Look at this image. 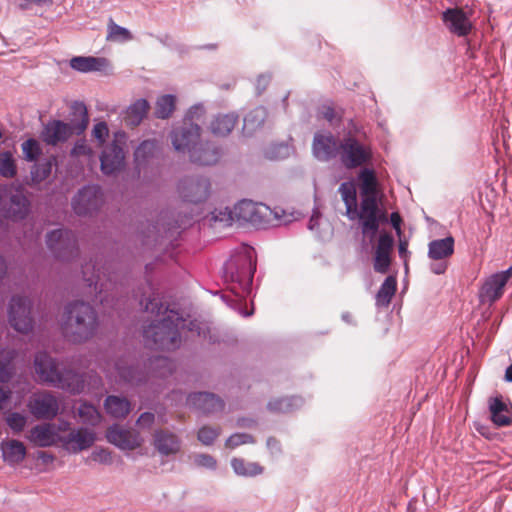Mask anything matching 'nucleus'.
<instances>
[{
	"label": "nucleus",
	"instance_id": "nucleus-1",
	"mask_svg": "<svg viewBox=\"0 0 512 512\" xmlns=\"http://www.w3.org/2000/svg\"><path fill=\"white\" fill-rule=\"evenodd\" d=\"M346 169L361 168L357 174L360 202L357 199L355 184L342 182L338 188L345 205V215L350 221H358L363 237L372 241L380 228L387 221L385 211L380 207L379 182L371 165L374 150L366 133L359 129L349 130L340 138L338 158Z\"/></svg>",
	"mask_w": 512,
	"mask_h": 512
},
{
	"label": "nucleus",
	"instance_id": "nucleus-2",
	"mask_svg": "<svg viewBox=\"0 0 512 512\" xmlns=\"http://www.w3.org/2000/svg\"><path fill=\"white\" fill-rule=\"evenodd\" d=\"M147 312L161 317L146 326L143 330L145 344L150 349L172 351L181 344L180 330L185 328L186 320L176 310L164 307L161 300L153 295L140 301Z\"/></svg>",
	"mask_w": 512,
	"mask_h": 512
},
{
	"label": "nucleus",
	"instance_id": "nucleus-3",
	"mask_svg": "<svg viewBox=\"0 0 512 512\" xmlns=\"http://www.w3.org/2000/svg\"><path fill=\"white\" fill-rule=\"evenodd\" d=\"M34 369L42 384L77 394L84 390L83 376L71 369H59L58 364L46 352H38L34 358Z\"/></svg>",
	"mask_w": 512,
	"mask_h": 512
},
{
	"label": "nucleus",
	"instance_id": "nucleus-4",
	"mask_svg": "<svg viewBox=\"0 0 512 512\" xmlns=\"http://www.w3.org/2000/svg\"><path fill=\"white\" fill-rule=\"evenodd\" d=\"M256 270V259L252 249L233 255L223 267V278L236 296L245 298L251 292Z\"/></svg>",
	"mask_w": 512,
	"mask_h": 512
},
{
	"label": "nucleus",
	"instance_id": "nucleus-5",
	"mask_svg": "<svg viewBox=\"0 0 512 512\" xmlns=\"http://www.w3.org/2000/svg\"><path fill=\"white\" fill-rule=\"evenodd\" d=\"M65 314L63 333L69 341L84 342L95 334L98 321L92 306L83 301H75L66 306Z\"/></svg>",
	"mask_w": 512,
	"mask_h": 512
},
{
	"label": "nucleus",
	"instance_id": "nucleus-6",
	"mask_svg": "<svg viewBox=\"0 0 512 512\" xmlns=\"http://www.w3.org/2000/svg\"><path fill=\"white\" fill-rule=\"evenodd\" d=\"M204 112L201 105L192 107L180 127L175 128L171 133V141L174 149L178 152L192 153L197 148L200 140V126L192 122L196 115L198 118Z\"/></svg>",
	"mask_w": 512,
	"mask_h": 512
},
{
	"label": "nucleus",
	"instance_id": "nucleus-7",
	"mask_svg": "<svg viewBox=\"0 0 512 512\" xmlns=\"http://www.w3.org/2000/svg\"><path fill=\"white\" fill-rule=\"evenodd\" d=\"M126 143L127 134L119 130L113 133L111 142L103 147L100 167L105 175L115 174L124 168Z\"/></svg>",
	"mask_w": 512,
	"mask_h": 512
},
{
	"label": "nucleus",
	"instance_id": "nucleus-8",
	"mask_svg": "<svg viewBox=\"0 0 512 512\" xmlns=\"http://www.w3.org/2000/svg\"><path fill=\"white\" fill-rule=\"evenodd\" d=\"M58 443L69 454H78L91 448L97 440L95 431L86 427L61 429Z\"/></svg>",
	"mask_w": 512,
	"mask_h": 512
},
{
	"label": "nucleus",
	"instance_id": "nucleus-9",
	"mask_svg": "<svg viewBox=\"0 0 512 512\" xmlns=\"http://www.w3.org/2000/svg\"><path fill=\"white\" fill-rule=\"evenodd\" d=\"M46 243L54 256L60 260L69 261L78 255L75 235L69 230L51 231L46 236Z\"/></svg>",
	"mask_w": 512,
	"mask_h": 512
},
{
	"label": "nucleus",
	"instance_id": "nucleus-10",
	"mask_svg": "<svg viewBox=\"0 0 512 512\" xmlns=\"http://www.w3.org/2000/svg\"><path fill=\"white\" fill-rule=\"evenodd\" d=\"M31 306V301L27 298L12 297L8 314L9 322L16 331L26 334L32 330Z\"/></svg>",
	"mask_w": 512,
	"mask_h": 512
},
{
	"label": "nucleus",
	"instance_id": "nucleus-11",
	"mask_svg": "<svg viewBox=\"0 0 512 512\" xmlns=\"http://www.w3.org/2000/svg\"><path fill=\"white\" fill-rule=\"evenodd\" d=\"M100 187L88 185L83 187L72 200V208L79 216H88L96 212L103 203Z\"/></svg>",
	"mask_w": 512,
	"mask_h": 512
},
{
	"label": "nucleus",
	"instance_id": "nucleus-12",
	"mask_svg": "<svg viewBox=\"0 0 512 512\" xmlns=\"http://www.w3.org/2000/svg\"><path fill=\"white\" fill-rule=\"evenodd\" d=\"M8 187H4L0 192L6 194ZM29 211V201L23 194L21 189H16L14 193H10L8 199L0 193V213L4 217L12 220L23 219Z\"/></svg>",
	"mask_w": 512,
	"mask_h": 512
},
{
	"label": "nucleus",
	"instance_id": "nucleus-13",
	"mask_svg": "<svg viewBox=\"0 0 512 512\" xmlns=\"http://www.w3.org/2000/svg\"><path fill=\"white\" fill-rule=\"evenodd\" d=\"M31 414L37 419L52 420L59 412V402L50 392L34 393L27 404Z\"/></svg>",
	"mask_w": 512,
	"mask_h": 512
},
{
	"label": "nucleus",
	"instance_id": "nucleus-14",
	"mask_svg": "<svg viewBox=\"0 0 512 512\" xmlns=\"http://www.w3.org/2000/svg\"><path fill=\"white\" fill-rule=\"evenodd\" d=\"M210 182L204 177H185L178 184L182 199L190 203H200L209 196Z\"/></svg>",
	"mask_w": 512,
	"mask_h": 512
},
{
	"label": "nucleus",
	"instance_id": "nucleus-15",
	"mask_svg": "<svg viewBox=\"0 0 512 512\" xmlns=\"http://www.w3.org/2000/svg\"><path fill=\"white\" fill-rule=\"evenodd\" d=\"M106 438L109 443L117 448L128 451L139 448L144 441L137 431L123 428L117 424L107 429Z\"/></svg>",
	"mask_w": 512,
	"mask_h": 512
},
{
	"label": "nucleus",
	"instance_id": "nucleus-16",
	"mask_svg": "<svg viewBox=\"0 0 512 512\" xmlns=\"http://www.w3.org/2000/svg\"><path fill=\"white\" fill-rule=\"evenodd\" d=\"M236 209L239 218L257 226L270 224L273 216L272 210L267 205L252 201H241Z\"/></svg>",
	"mask_w": 512,
	"mask_h": 512
},
{
	"label": "nucleus",
	"instance_id": "nucleus-17",
	"mask_svg": "<svg viewBox=\"0 0 512 512\" xmlns=\"http://www.w3.org/2000/svg\"><path fill=\"white\" fill-rule=\"evenodd\" d=\"M312 151L314 156L321 161L339 158L340 139H337L331 132H318L313 138Z\"/></svg>",
	"mask_w": 512,
	"mask_h": 512
},
{
	"label": "nucleus",
	"instance_id": "nucleus-18",
	"mask_svg": "<svg viewBox=\"0 0 512 512\" xmlns=\"http://www.w3.org/2000/svg\"><path fill=\"white\" fill-rule=\"evenodd\" d=\"M393 244L394 239L388 233H382L378 237L373 261V268L376 272L381 274L388 272L391 264Z\"/></svg>",
	"mask_w": 512,
	"mask_h": 512
},
{
	"label": "nucleus",
	"instance_id": "nucleus-19",
	"mask_svg": "<svg viewBox=\"0 0 512 512\" xmlns=\"http://www.w3.org/2000/svg\"><path fill=\"white\" fill-rule=\"evenodd\" d=\"M442 20L451 33L464 37L472 29V23L467 14L460 8H449L442 14Z\"/></svg>",
	"mask_w": 512,
	"mask_h": 512
},
{
	"label": "nucleus",
	"instance_id": "nucleus-20",
	"mask_svg": "<svg viewBox=\"0 0 512 512\" xmlns=\"http://www.w3.org/2000/svg\"><path fill=\"white\" fill-rule=\"evenodd\" d=\"M75 132L71 124H67L61 120H53L48 122L41 133L42 140L48 145H57L65 142Z\"/></svg>",
	"mask_w": 512,
	"mask_h": 512
},
{
	"label": "nucleus",
	"instance_id": "nucleus-21",
	"mask_svg": "<svg viewBox=\"0 0 512 512\" xmlns=\"http://www.w3.org/2000/svg\"><path fill=\"white\" fill-rule=\"evenodd\" d=\"M187 404L204 414L223 410L224 402L215 394L208 392L192 393L187 397Z\"/></svg>",
	"mask_w": 512,
	"mask_h": 512
},
{
	"label": "nucleus",
	"instance_id": "nucleus-22",
	"mask_svg": "<svg viewBox=\"0 0 512 512\" xmlns=\"http://www.w3.org/2000/svg\"><path fill=\"white\" fill-rule=\"evenodd\" d=\"M58 436L54 425L44 423L34 426L29 431L27 439L35 446L50 447L58 442Z\"/></svg>",
	"mask_w": 512,
	"mask_h": 512
},
{
	"label": "nucleus",
	"instance_id": "nucleus-23",
	"mask_svg": "<svg viewBox=\"0 0 512 512\" xmlns=\"http://www.w3.org/2000/svg\"><path fill=\"white\" fill-rule=\"evenodd\" d=\"M505 286L506 284L495 273L490 275L479 290L480 302L489 304L496 302L503 296Z\"/></svg>",
	"mask_w": 512,
	"mask_h": 512
},
{
	"label": "nucleus",
	"instance_id": "nucleus-24",
	"mask_svg": "<svg viewBox=\"0 0 512 512\" xmlns=\"http://www.w3.org/2000/svg\"><path fill=\"white\" fill-rule=\"evenodd\" d=\"M154 446L164 456L180 451V440L176 434L167 430H157L154 433Z\"/></svg>",
	"mask_w": 512,
	"mask_h": 512
},
{
	"label": "nucleus",
	"instance_id": "nucleus-25",
	"mask_svg": "<svg viewBox=\"0 0 512 512\" xmlns=\"http://www.w3.org/2000/svg\"><path fill=\"white\" fill-rule=\"evenodd\" d=\"M220 157V150L215 145L208 142L205 144L199 142L197 148L190 154L192 162L205 166L216 164Z\"/></svg>",
	"mask_w": 512,
	"mask_h": 512
},
{
	"label": "nucleus",
	"instance_id": "nucleus-26",
	"mask_svg": "<svg viewBox=\"0 0 512 512\" xmlns=\"http://www.w3.org/2000/svg\"><path fill=\"white\" fill-rule=\"evenodd\" d=\"M492 422L499 426H507L511 423V413L501 395L491 397L488 401Z\"/></svg>",
	"mask_w": 512,
	"mask_h": 512
},
{
	"label": "nucleus",
	"instance_id": "nucleus-27",
	"mask_svg": "<svg viewBox=\"0 0 512 512\" xmlns=\"http://www.w3.org/2000/svg\"><path fill=\"white\" fill-rule=\"evenodd\" d=\"M0 446L3 461L9 465H15L22 462L27 453L24 444L15 439L3 440Z\"/></svg>",
	"mask_w": 512,
	"mask_h": 512
},
{
	"label": "nucleus",
	"instance_id": "nucleus-28",
	"mask_svg": "<svg viewBox=\"0 0 512 512\" xmlns=\"http://www.w3.org/2000/svg\"><path fill=\"white\" fill-rule=\"evenodd\" d=\"M108 65V60L102 57L76 56L70 60V67L82 73L101 71Z\"/></svg>",
	"mask_w": 512,
	"mask_h": 512
},
{
	"label": "nucleus",
	"instance_id": "nucleus-29",
	"mask_svg": "<svg viewBox=\"0 0 512 512\" xmlns=\"http://www.w3.org/2000/svg\"><path fill=\"white\" fill-rule=\"evenodd\" d=\"M454 244L452 236L433 240L428 244V257L435 261L446 260L454 253Z\"/></svg>",
	"mask_w": 512,
	"mask_h": 512
},
{
	"label": "nucleus",
	"instance_id": "nucleus-30",
	"mask_svg": "<svg viewBox=\"0 0 512 512\" xmlns=\"http://www.w3.org/2000/svg\"><path fill=\"white\" fill-rule=\"evenodd\" d=\"M114 373L109 372L111 377H114L116 380L119 378V381H123L126 383H138L142 380L141 373L137 367L133 364L129 363L127 359H120L115 363Z\"/></svg>",
	"mask_w": 512,
	"mask_h": 512
},
{
	"label": "nucleus",
	"instance_id": "nucleus-31",
	"mask_svg": "<svg viewBox=\"0 0 512 512\" xmlns=\"http://www.w3.org/2000/svg\"><path fill=\"white\" fill-rule=\"evenodd\" d=\"M108 415L116 419L125 418L131 411V403L125 397L109 395L104 402Z\"/></svg>",
	"mask_w": 512,
	"mask_h": 512
},
{
	"label": "nucleus",
	"instance_id": "nucleus-32",
	"mask_svg": "<svg viewBox=\"0 0 512 512\" xmlns=\"http://www.w3.org/2000/svg\"><path fill=\"white\" fill-rule=\"evenodd\" d=\"M149 110V103L145 99H138L126 110L124 122L127 126H138Z\"/></svg>",
	"mask_w": 512,
	"mask_h": 512
},
{
	"label": "nucleus",
	"instance_id": "nucleus-33",
	"mask_svg": "<svg viewBox=\"0 0 512 512\" xmlns=\"http://www.w3.org/2000/svg\"><path fill=\"white\" fill-rule=\"evenodd\" d=\"M238 117L233 113L218 114L210 124L211 132L216 136H226L235 127Z\"/></svg>",
	"mask_w": 512,
	"mask_h": 512
},
{
	"label": "nucleus",
	"instance_id": "nucleus-34",
	"mask_svg": "<svg viewBox=\"0 0 512 512\" xmlns=\"http://www.w3.org/2000/svg\"><path fill=\"white\" fill-rule=\"evenodd\" d=\"M71 125L76 134H81L85 131L89 124V116L87 107L83 102L76 101L71 106Z\"/></svg>",
	"mask_w": 512,
	"mask_h": 512
},
{
	"label": "nucleus",
	"instance_id": "nucleus-35",
	"mask_svg": "<svg viewBox=\"0 0 512 512\" xmlns=\"http://www.w3.org/2000/svg\"><path fill=\"white\" fill-rule=\"evenodd\" d=\"M158 143L155 140L142 141L134 152V161L137 167L145 166L156 155Z\"/></svg>",
	"mask_w": 512,
	"mask_h": 512
},
{
	"label": "nucleus",
	"instance_id": "nucleus-36",
	"mask_svg": "<svg viewBox=\"0 0 512 512\" xmlns=\"http://www.w3.org/2000/svg\"><path fill=\"white\" fill-rule=\"evenodd\" d=\"M397 290V280L395 276H388L381 284L375 300L378 307H387Z\"/></svg>",
	"mask_w": 512,
	"mask_h": 512
},
{
	"label": "nucleus",
	"instance_id": "nucleus-37",
	"mask_svg": "<svg viewBox=\"0 0 512 512\" xmlns=\"http://www.w3.org/2000/svg\"><path fill=\"white\" fill-rule=\"evenodd\" d=\"M15 350H0V383H7L15 373Z\"/></svg>",
	"mask_w": 512,
	"mask_h": 512
},
{
	"label": "nucleus",
	"instance_id": "nucleus-38",
	"mask_svg": "<svg viewBox=\"0 0 512 512\" xmlns=\"http://www.w3.org/2000/svg\"><path fill=\"white\" fill-rule=\"evenodd\" d=\"M231 466L234 472L243 477H254L263 473L264 468L257 462H246L242 458H233Z\"/></svg>",
	"mask_w": 512,
	"mask_h": 512
},
{
	"label": "nucleus",
	"instance_id": "nucleus-39",
	"mask_svg": "<svg viewBox=\"0 0 512 512\" xmlns=\"http://www.w3.org/2000/svg\"><path fill=\"white\" fill-rule=\"evenodd\" d=\"M176 97L171 94L160 96L155 103V117L158 119L169 118L175 110Z\"/></svg>",
	"mask_w": 512,
	"mask_h": 512
},
{
	"label": "nucleus",
	"instance_id": "nucleus-40",
	"mask_svg": "<svg viewBox=\"0 0 512 512\" xmlns=\"http://www.w3.org/2000/svg\"><path fill=\"white\" fill-rule=\"evenodd\" d=\"M133 39L132 33L125 27L114 22L110 17L107 24L106 40L112 42H127Z\"/></svg>",
	"mask_w": 512,
	"mask_h": 512
},
{
	"label": "nucleus",
	"instance_id": "nucleus-41",
	"mask_svg": "<svg viewBox=\"0 0 512 512\" xmlns=\"http://www.w3.org/2000/svg\"><path fill=\"white\" fill-rule=\"evenodd\" d=\"M78 415L86 425L97 426L102 419L98 409L87 402H82L78 407Z\"/></svg>",
	"mask_w": 512,
	"mask_h": 512
},
{
	"label": "nucleus",
	"instance_id": "nucleus-42",
	"mask_svg": "<svg viewBox=\"0 0 512 512\" xmlns=\"http://www.w3.org/2000/svg\"><path fill=\"white\" fill-rule=\"evenodd\" d=\"M17 175V165L13 153L10 151L0 152V176L12 179Z\"/></svg>",
	"mask_w": 512,
	"mask_h": 512
},
{
	"label": "nucleus",
	"instance_id": "nucleus-43",
	"mask_svg": "<svg viewBox=\"0 0 512 512\" xmlns=\"http://www.w3.org/2000/svg\"><path fill=\"white\" fill-rule=\"evenodd\" d=\"M301 403V399L295 397L279 398L270 401L268 403V409L273 412L286 413L300 406Z\"/></svg>",
	"mask_w": 512,
	"mask_h": 512
},
{
	"label": "nucleus",
	"instance_id": "nucleus-44",
	"mask_svg": "<svg viewBox=\"0 0 512 512\" xmlns=\"http://www.w3.org/2000/svg\"><path fill=\"white\" fill-rule=\"evenodd\" d=\"M265 115V110L261 107L250 111L244 117V128L248 130H255L261 127L264 123Z\"/></svg>",
	"mask_w": 512,
	"mask_h": 512
},
{
	"label": "nucleus",
	"instance_id": "nucleus-45",
	"mask_svg": "<svg viewBox=\"0 0 512 512\" xmlns=\"http://www.w3.org/2000/svg\"><path fill=\"white\" fill-rule=\"evenodd\" d=\"M150 364L156 370L155 373L159 377H166L172 374L175 368L174 363L169 358L162 356L155 357L151 360Z\"/></svg>",
	"mask_w": 512,
	"mask_h": 512
},
{
	"label": "nucleus",
	"instance_id": "nucleus-46",
	"mask_svg": "<svg viewBox=\"0 0 512 512\" xmlns=\"http://www.w3.org/2000/svg\"><path fill=\"white\" fill-rule=\"evenodd\" d=\"M21 148L25 160L29 162L36 161L42 153L39 142L33 138L24 141L21 145Z\"/></svg>",
	"mask_w": 512,
	"mask_h": 512
},
{
	"label": "nucleus",
	"instance_id": "nucleus-47",
	"mask_svg": "<svg viewBox=\"0 0 512 512\" xmlns=\"http://www.w3.org/2000/svg\"><path fill=\"white\" fill-rule=\"evenodd\" d=\"M96 265L91 263H86L82 267L83 279L87 283L89 287L94 286V290L97 291L99 287V282L101 280L100 270L97 269V273H95Z\"/></svg>",
	"mask_w": 512,
	"mask_h": 512
},
{
	"label": "nucleus",
	"instance_id": "nucleus-48",
	"mask_svg": "<svg viewBox=\"0 0 512 512\" xmlns=\"http://www.w3.org/2000/svg\"><path fill=\"white\" fill-rule=\"evenodd\" d=\"M52 165L50 161H44L35 164L31 169V179L35 183L45 180L51 173Z\"/></svg>",
	"mask_w": 512,
	"mask_h": 512
},
{
	"label": "nucleus",
	"instance_id": "nucleus-49",
	"mask_svg": "<svg viewBox=\"0 0 512 512\" xmlns=\"http://www.w3.org/2000/svg\"><path fill=\"white\" fill-rule=\"evenodd\" d=\"M6 423L15 433L23 431L27 423V417L18 412H11L6 417Z\"/></svg>",
	"mask_w": 512,
	"mask_h": 512
},
{
	"label": "nucleus",
	"instance_id": "nucleus-50",
	"mask_svg": "<svg viewBox=\"0 0 512 512\" xmlns=\"http://www.w3.org/2000/svg\"><path fill=\"white\" fill-rule=\"evenodd\" d=\"M255 439L247 433H234L226 440V447L234 449L243 444L254 443Z\"/></svg>",
	"mask_w": 512,
	"mask_h": 512
},
{
	"label": "nucleus",
	"instance_id": "nucleus-51",
	"mask_svg": "<svg viewBox=\"0 0 512 512\" xmlns=\"http://www.w3.org/2000/svg\"><path fill=\"white\" fill-rule=\"evenodd\" d=\"M220 430L209 426H203L198 431V439L204 445H211L219 436Z\"/></svg>",
	"mask_w": 512,
	"mask_h": 512
},
{
	"label": "nucleus",
	"instance_id": "nucleus-52",
	"mask_svg": "<svg viewBox=\"0 0 512 512\" xmlns=\"http://www.w3.org/2000/svg\"><path fill=\"white\" fill-rule=\"evenodd\" d=\"M90 458L94 462H97V463H100V464H105V465H110L113 462L111 452L108 449H105V448H97V449H95L91 453Z\"/></svg>",
	"mask_w": 512,
	"mask_h": 512
},
{
	"label": "nucleus",
	"instance_id": "nucleus-53",
	"mask_svg": "<svg viewBox=\"0 0 512 512\" xmlns=\"http://www.w3.org/2000/svg\"><path fill=\"white\" fill-rule=\"evenodd\" d=\"M109 135V129L106 122H98L92 129V136L99 142V145H103L106 138Z\"/></svg>",
	"mask_w": 512,
	"mask_h": 512
},
{
	"label": "nucleus",
	"instance_id": "nucleus-54",
	"mask_svg": "<svg viewBox=\"0 0 512 512\" xmlns=\"http://www.w3.org/2000/svg\"><path fill=\"white\" fill-rule=\"evenodd\" d=\"M194 463L197 466L204 467L207 469H215L217 466V461L208 454H197L194 457Z\"/></svg>",
	"mask_w": 512,
	"mask_h": 512
},
{
	"label": "nucleus",
	"instance_id": "nucleus-55",
	"mask_svg": "<svg viewBox=\"0 0 512 512\" xmlns=\"http://www.w3.org/2000/svg\"><path fill=\"white\" fill-rule=\"evenodd\" d=\"M92 154H93V151H92L91 147L86 143L85 140L77 141L71 150V155H73V156H82V155L91 156Z\"/></svg>",
	"mask_w": 512,
	"mask_h": 512
},
{
	"label": "nucleus",
	"instance_id": "nucleus-56",
	"mask_svg": "<svg viewBox=\"0 0 512 512\" xmlns=\"http://www.w3.org/2000/svg\"><path fill=\"white\" fill-rule=\"evenodd\" d=\"M155 416L151 412H144L142 413L138 420L137 424L143 428H150L152 424L154 423Z\"/></svg>",
	"mask_w": 512,
	"mask_h": 512
},
{
	"label": "nucleus",
	"instance_id": "nucleus-57",
	"mask_svg": "<svg viewBox=\"0 0 512 512\" xmlns=\"http://www.w3.org/2000/svg\"><path fill=\"white\" fill-rule=\"evenodd\" d=\"M266 445L273 456L279 455L282 452L280 442L274 437H269Z\"/></svg>",
	"mask_w": 512,
	"mask_h": 512
},
{
	"label": "nucleus",
	"instance_id": "nucleus-58",
	"mask_svg": "<svg viewBox=\"0 0 512 512\" xmlns=\"http://www.w3.org/2000/svg\"><path fill=\"white\" fill-rule=\"evenodd\" d=\"M440 262L438 263H433L431 264L430 266V270L436 274V275H440V274H443L445 273L446 269H447V263L444 261V260H439Z\"/></svg>",
	"mask_w": 512,
	"mask_h": 512
},
{
	"label": "nucleus",
	"instance_id": "nucleus-59",
	"mask_svg": "<svg viewBox=\"0 0 512 512\" xmlns=\"http://www.w3.org/2000/svg\"><path fill=\"white\" fill-rule=\"evenodd\" d=\"M321 113L322 116L329 122H332L335 118V111L331 106H324Z\"/></svg>",
	"mask_w": 512,
	"mask_h": 512
},
{
	"label": "nucleus",
	"instance_id": "nucleus-60",
	"mask_svg": "<svg viewBox=\"0 0 512 512\" xmlns=\"http://www.w3.org/2000/svg\"><path fill=\"white\" fill-rule=\"evenodd\" d=\"M505 284L508 283L512 277V265L505 271L495 273Z\"/></svg>",
	"mask_w": 512,
	"mask_h": 512
},
{
	"label": "nucleus",
	"instance_id": "nucleus-61",
	"mask_svg": "<svg viewBox=\"0 0 512 512\" xmlns=\"http://www.w3.org/2000/svg\"><path fill=\"white\" fill-rule=\"evenodd\" d=\"M11 396L10 390H5L0 388V410L4 407L5 403L9 400Z\"/></svg>",
	"mask_w": 512,
	"mask_h": 512
},
{
	"label": "nucleus",
	"instance_id": "nucleus-62",
	"mask_svg": "<svg viewBox=\"0 0 512 512\" xmlns=\"http://www.w3.org/2000/svg\"><path fill=\"white\" fill-rule=\"evenodd\" d=\"M38 458L43 460L45 463L52 462L54 460V456L45 451L39 452Z\"/></svg>",
	"mask_w": 512,
	"mask_h": 512
},
{
	"label": "nucleus",
	"instance_id": "nucleus-63",
	"mask_svg": "<svg viewBox=\"0 0 512 512\" xmlns=\"http://www.w3.org/2000/svg\"><path fill=\"white\" fill-rule=\"evenodd\" d=\"M390 219H391V223L392 225L396 228V229H399L400 227V223H401V218H400V215L396 212L392 213L391 216H390Z\"/></svg>",
	"mask_w": 512,
	"mask_h": 512
},
{
	"label": "nucleus",
	"instance_id": "nucleus-64",
	"mask_svg": "<svg viewBox=\"0 0 512 512\" xmlns=\"http://www.w3.org/2000/svg\"><path fill=\"white\" fill-rule=\"evenodd\" d=\"M187 329L190 332H196L198 335L200 334V326H199V323L196 320L190 321L188 326H187Z\"/></svg>",
	"mask_w": 512,
	"mask_h": 512
}]
</instances>
